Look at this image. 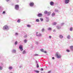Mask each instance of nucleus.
<instances>
[{"label": "nucleus", "mask_w": 73, "mask_h": 73, "mask_svg": "<svg viewBox=\"0 0 73 73\" xmlns=\"http://www.w3.org/2000/svg\"><path fill=\"white\" fill-rule=\"evenodd\" d=\"M27 53V51L25 50H24L22 52V54H26Z\"/></svg>", "instance_id": "obj_14"}, {"label": "nucleus", "mask_w": 73, "mask_h": 73, "mask_svg": "<svg viewBox=\"0 0 73 73\" xmlns=\"http://www.w3.org/2000/svg\"><path fill=\"white\" fill-rule=\"evenodd\" d=\"M41 70H42V71L43 70V68H41Z\"/></svg>", "instance_id": "obj_52"}, {"label": "nucleus", "mask_w": 73, "mask_h": 73, "mask_svg": "<svg viewBox=\"0 0 73 73\" xmlns=\"http://www.w3.org/2000/svg\"><path fill=\"white\" fill-rule=\"evenodd\" d=\"M53 31L54 32H56V30H53Z\"/></svg>", "instance_id": "obj_45"}, {"label": "nucleus", "mask_w": 73, "mask_h": 73, "mask_svg": "<svg viewBox=\"0 0 73 73\" xmlns=\"http://www.w3.org/2000/svg\"><path fill=\"white\" fill-rule=\"evenodd\" d=\"M5 13H6V12H5V11H3L2 13V14L3 15H5Z\"/></svg>", "instance_id": "obj_27"}, {"label": "nucleus", "mask_w": 73, "mask_h": 73, "mask_svg": "<svg viewBox=\"0 0 73 73\" xmlns=\"http://www.w3.org/2000/svg\"><path fill=\"white\" fill-rule=\"evenodd\" d=\"M36 68H39V65L38 64H36Z\"/></svg>", "instance_id": "obj_25"}, {"label": "nucleus", "mask_w": 73, "mask_h": 73, "mask_svg": "<svg viewBox=\"0 0 73 73\" xmlns=\"http://www.w3.org/2000/svg\"><path fill=\"white\" fill-rule=\"evenodd\" d=\"M27 27H31V26L29 25H27Z\"/></svg>", "instance_id": "obj_41"}, {"label": "nucleus", "mask_w": 73, "mask_h": 73, "mask_svg": "<svg viewBox=\"0 0 73 73\" xmlns=\"http://www.w3.org/2000/svg\"><path fill=\"white\" fill-rule=\"evenodd\" d=\"M15 9L16 10H19V5H15Z\"/></svg>", "instance_id": "obj_3"}, {"label": "nucleus", "mask_w": 73, "mask_h": 73, "mask_svg": "<svg viewBox=\"0 0 73 73\" xmlns=\"http://www.w3.org/2000/svg\"><path fill=\"white\" fill-rule=\"evenodd\" d=\"M70 31H72V30H73V28L71 27L70 28Z\"/></svg>", "instance_id": "obj_28"}, {"label": "nucleus", "mask_w": 73, "mask_h": 73, "mask_svg": "<svg viewBox=\"0 0 73 73\" xmlns=\"http://www.w3.org/2000/svg\"><path fill=\"white\" fill-rule=\"evenodd\" d=\"M66 51L67 52H70V50H69V49H67L66 50Z\"/></svg>", "instance_id": "obj_32"}, {"label": "nucleus", "mask_w": 73, "mask_h": 73, "mask_svg": "<svg viewBox=\"0 0 73 73\" xmlns=\"http://www.w3.org/2000/svg\"><path fill=\"white\" fill-rule=\"evenodd\" d=\"M57 22H54L53 23V25H56V24H57Z\"/></svg>", "instance_id": "obj_33"}, {"label": "nucleus", "mask_w": 73, "mask_h": 73, "mask_svg": "<svg viewBox=\"0 0 73 73\" xmlns=\"http://www.w3.org/2000/svg\"><path fill=\"white\" fill-rule=\"evenodd\" d=\"M49 21V18L46 17V21L47 22H48Z\"/></svg>", "instance_id": "obj_18"}, {"label": "nucleus", "mask_w": 73, "mask_h": 73, "mask_svg": "<svg viewBox=\"0 0 73 73\" xmlns=\"http://www.w3.org/2000/svg\"><path fill=\"white\" fill-rule=\"evenodd\" d=\"M13 69V67L12 66H9V70H12Z\"/></svg>", "instance_id": "obj_16"}, {"label": "nucleus", "mask_w": 73, "mask_h": 73, "mask_svg": "<svg viewBox=\"0 0 73 73\" xmlns=\"http://www.w3.org/2000/svg\"><path fill=\"white\" fill-rule=\"evenodd\" d=\"M52 17H53V16H55V13H53L52 14Z\"/></svg>", "instance_id": "obj_20"}, {"label": "nucleus", "mask_w": 73, "mask_h": 73, "mask_svg": "<svg viewBox=\"0 0 73 73\" xmlns=\"http://www.w3.org/2000/svg\"><path fill=\"white\" fill-rule=\"evenodd\" d=\"M59 37L60 39H62L64 38V36L62 34H60L59 35Z\"/></svg>", "instance_id": "obj_6"}, {"label": "nucleus", "mask_w": 73, "mask_h": 73, "mask_svg": "<svg viewBox=\"0 0 73 73\" xmlns=\"http://www.w3.org/2000/svg\"><path fill=\"white\" fill-rule=\"evenodd\" d=\"M34 72L35 73H39V72H40V71H38L37 70H34Z\"/></svg>", "instance_id": "obj_15"}, {"label": "nucleus", "mask_w": 73, "mask_h": 73, "mask_svg": "<svg viewBox=\"0 0 73 73\" xmlns=\"http://www.w3.org/2000/svg\"><path fill=\"white\" fill-rule=\"evenodd\" d=\"M29 5L31 7H33L34 6V3L31 2L29 3Z\"/></svg>", "instance_id": "obj_4"}, {"label": "nucleus", "mask_w": 73, "mask_h": 73, "mask_svg": "<svg viewBox=\"0 0 73 73\" xmlns=\"http://www.w3.org/2000/svg\"><path fill=\"white\" fill-rule=\"evenodd\" d=\"M42 35L41 34H39L38 35H37V34L36 35V36H41Z\"/></svg>", "instance_id": "obj_17"}, {"label": "nucleus", "mask_w": 73, "mask_h": 73, "mask_svg": "<svg viewBox=\"0 0 73 73\" xmlns=\"http://www.w3.org/2000/svg\"><path fill=\"white\" fill-rule=\"evenodd\" d=\"M34 56H38V55L37 54H35L34 55Z\"/></svg>", "instance_id": "obj_40"}, {"label": "nucleus", "mask_w": 73, "mask_h": 73, "mask_svg": "<svg viewBox=\"0 0 73 73\" xmlns=\"http://www.w3.org/2000/svg\"><path fill=\"white\" fill-rule=\"evenodd\" d=\"M17 21V23H20L21 22V20L20 19H18Z\"/></svg>", "instance_id": "obj_22"}, {"label": "nucleus", "mask_w": 73, "mask_h": 73, "mask_svg": "<svg viewBox=\"0 0 73 73\" xmlns=\"http://www.w3.org/2000/svg\"><path fill=\"white\" fill-rule=\"evenodd\" d=\"M12 53H15L16 52V50L13 49L12 50Z\"/></svg>", "instance_id": "obj_13"}, {"label": "nucleus", "mask_w": 73, "mask_h": 73, "mask_svg": "<svg viewBox=\"0 0 73 73\" xmlns=\"http://www.w3.org/2000/svg\"><path fill=\"white\" fill-rule=\"evenodd\" d=\"M2 12V10L1 9H0V12Z\"/></svg>", "instance_id": "obj_49"}, {"label": "nucleus", "mask_w": 73, "mask_h": 73, "mask_svg": "<svg viewBox=\"0 0 73 73\" xmlns=\"http://www.w3.org/2000/svg\"><path fill=\"white\" fill-rule=\"evenodd\" d=\"M52 60H54V57H52Z\"/></svg>", "instance_id": "obj_48"}, {"label": "nucleus", "mask_w": 73, "mask_h": 73, "mask_svg": "<svg viewBox=\"0 0 73 73\" xmlns=\"http://www.w3.org/2000/svg\"><path fill=\"white\" fill-rule=\"evenodd\" d=\"M19 48L21 52L23 50V45H20L19 46Z\"/></svg>", "instance_id": "obj_5"}, {"label": "nucleus", "mask_w": 73, "mask_h": 73, "mask_svg": "<svg viewBox=\"0 0 73 73\" xmlns=\"http://www.w3.org/2000/svg\"><path fill=\"white\" fill-rule=\"evenodd\" d=\"M50 15V12H48V13L47 15L49 16Z\"/></svg>", "instance_id": "obj_30"}, {"label": "nucleus", "mask_w": 73, "mask_h": 73, "mask_svg": "<svg viewBox=\"0 0 73 73\" xmlns=\"http://www.w3.org/2000/svg\"><path fill=\"white\" fill-rule=\"evenodd\" d=\"M48 13V12L46 11H44V13H45V14H46Z\"/></svg>", "instance_id": "obj_39"}, {"label": "nucleus", "mask_w": 73, "mask_h": 73, "mask_svg": "<svg viewBox=\"0 0 73 73\" xmlns=\"http://www.w3.org/2000/svg\"><path fill=\"white\" fill-rule=\"evenodd\" d=\"M43 52H44V53H47V52L46 51H44Z\"/></svg>", "instance_id": "obj_46"}, {"label": "nucleus", "mask_w": 73, "mask_h": 73, "mask_svg": "<svg viewBox=\"0 0 73 73\" xmlns=\"http://www.w3.org/2000/svg\"><path fill=\"white\" fill-rule=\"evenodd\" d=\"M47 30L48 31H51L52 30V28L50 27H49L48 28Z\"/></svg>", "instance_id": "obj_19"}, {"label": "nucleus", "mask_w": 73, "mask_h": 73, "mask_svg": "<svg viewBox=\"0 0 73 73\" xmlns=\"http://www.w3.org/2000/svg\"><path fill=\"white\" fill-rule=\"evenodd\" d=\"M54 3L53 1H51L50 2V4L51 6H53L54 5Z\"/></svg>", "instance_id": "obj_11"}, {"label": "nucleus", "mask_w": 73, "mask_h": 73, "mask_svg": "<svg viewBox=\"0 0 73 73\" xmlns=\"http://www.w3.org/2000/svg\"><path fill=\"white\" fill-rule=\"evenodd\" d=\"M54 11H55V12H58V10L55 9L54 10Z\"/></svg>", "instance_id": "obj_26"}, {"label": "nucleus", "mask_w": 73, "mask_h": 73, "mask_svg": "<svg viewBox=\"0 0 73 73\" xmlns=\"http://www.w3.org/2000/svg\"><path fill=\"white\" fill-rule=\"evenodd\" d=\"M38 34V32H36V35H37Z\"/></svg>", "instance_id": "obj_53"}, {"label": "nucleus", "mask_w": 73, "mask_h": 73, "mask_svg": "<svg viewBox=\"0 0 73 73\" xmlns=\"http://www.w3.org/2000/svg\"><path fill=\"white\" fill-rule=\"evenodd\" d=\"M2 65H3V63H2Z\"/></svg>", "instance_id": "obj_55"}, {"label": "nucleus", "mask_w": 73, "mask_h": 73, "mask_svg": "<svg viewBox=\"0 0 73 73\" xmlns=\"http://www.w3.org/2000/svg\"><path fill=\"white\" fill-rule=\"evenodd\" d=\"M64 23H61V26H63L64 25Z\"/></svg>", "instance_id": "obj_34"}, {"label": "nucleus", "mask_w": 73, "mask_h": 73, "mask_svg": "<svg viewBox=\"0 0 73 73\" xmlns=\"http://www.w3.org/2000/svg\"><path fill=\"white\" fill-rule=\"evenodd\" d=\"M49 38H50V39L52 38V36H49Z\"/></svg>", "instance_id": "obj_43"}, {"label": "nucleus", "mask_w": 73, "mask_h": 73, "mask_svg": "<svg viewBox=\"0 0 73 73\" xmlns=\"http://www.w3.org/2000/svg\"><path fill=\"white\" fill-rule=\"evenodd\" d=\"M56 28H57L58 29H61V27L59 25H57L56 26Z\"/></svg>", "instance_id": "obj_12"}, {"label": "nucleus", "mask_w": 73, "mask_h": 73, "mask_svg": "<svg viewBox=\"0 0 73 73\" xmlns=\"http://www.w3.org/2000/svg\"><path fill=\"white\" fill-rule=\"evenodd\" d=\"M50 72H51V71H49L48 72V73H50Z\"/></svg>", "instance_id": "obj_50"}, {"label": "nucleus", "mask_w": 73, "mask_h": 73, "mask_svg": "<svg viewBox=\"0 0 73 73\" xmlns=\"http://www.w3.org/2000/svg\"><path fill=\"white\" fill-rule=\"evenodd\" d=\"M27 39H25L24 40V42H25V43H27Z\"/></svg>", "instance_id": "obj_21"}, {"label": "nucleus", "mask_w": 73, "mask_h": 73, "mask_svg": "<svg viewBox=\"0 0 73 73\" xmlns=\"http://www.w3.org/2000/svg\"><path fill=\"white\" fill-rule=\"evenodd\" d=\"M27 35H25L24 36V38H27Z\"/></svg>", "instance_id": "obj_38"}, {"label": "nucleus", "mask_w": 73, "mask_h": 73, "mask_svg": "<svg viewBox=\"0 0 73 73\" xmlns=\"http://www.w3.org/2000/svg\"><path fill=\"white\" fill-rule=\"evenodd\" d=\"M67 39L69 40V39H70V38H71V36H70L69 35H68L67 36Z\"/></svg>", "instance_id": "obj_10"}, {"label": "nucleus", "mask_w": 73, "mask_h": 73, "mask_svg": "<svg viewBox=\"0 0 73 73\" xmlns=\"http://www.w3.org/2000/svg\"><path fill=\"white\" fill-rule=\"evenodd\" d=\"M3 9V7L1 6H0V9Z\"/></svg>", "instance_id": "obj_47"}, {"label": "nucleus", "mask_w": 73, "mask_h": 73, "mask_svg": "<svg viewBox=\"0 0 73 73\" xmlns=\"http://www.w3.org/2000/svg\"><path fill=\"white\" fill-rule=\"evenodd\" d=\"M36 63L37 64V61H36Z\"/></svg>", "instance_id": "obj_54"}, {"label": "nucleus", "mask_w": 73, "mask_h": 73, "mask_svg": "<svg viewBox=\"0 0 73 73\" xmlns=\"http://www.w3.org/2000/svg\"><path fill=\"white\" fill-rule=\"evenodd\" d=\"M3 69V67H1V66H0V70H1Z\"/></svg>", "instance_id": "obj_35"}, {"label": "nucleus", "mask_w": 73, "mask_h": 73, "mask_svg": "<svg viewBox=\"0 0 73 73\" xmlns=\"http://www.w3.org/2000/svg\"><path fill=\"white\" fill-rule=\"evenodd\" d=\"M40 51H41V52H44V49H41Z\"/></svg>", "instance_id": "obj_37"}, {"label": "nucleus", "mask_w": 73, "mask_h": 73, "mask_svg": "<svg viewBox=\"0 0 73 73\" xmlns=\"http://www.w3.org/2000/svg\"><path fill=\"white\" fill-rule=\"evenodd\" d=\"M15 35L16 36H17L19 35V34H18V33H15Z\"/></svg>", "instance_id": "obj_29"}, {"label": "nucleus", "mask_w": 73, "mask_h": 73, "mask_svg": "<svg viewBox=\"0 0 73 73\" xmlns=\"http://www.w3.org/2000/svg\"><path fill=\"white\" fill-rule=\"evenodd\" d=\"M69 48H70V50L72 51V52H73V46H70Z\"/></svg>", "instance_id": "obj_9"}, {"label": "nucleus", "mask_w": 73, "mask_h": 73, "mask_svg": "<svg viewBox=\"0 0 73 73\" xmlns=\"http://www.w3.org/2000/svg\"><path fill=\"white\" fill-rule=\"evenodd\" d=\"M70 2V0H64L65 4H68Z\"/></svg>", "instance_id": "obj_7"}, {"label": "nucleus", "mask_w": 73, "mask_h": 73, "mask_svg": "<svg viewBox=\"0 0 73 73\" xmlns=\"http://www.w3.org/2000/svg\"><path fill=\"white\" fill-rule=\"evenodd\" d=\"M35 44H36V45H38V42L37 41H36L35 42Z\"/></svg>", "instance_id": "obj_31"}, {"label": "nucleus", "mask_w": 73, "mask_h": 73, "mask_svg": "<svg viewBox=\"0 0 73 73\" xmlns=\"http://www.w3.org/2000/svg\"><path fill=\"white\" fill-rule=\"evenodd\" d=\"M55 56H56L57 58H61V57H62L61 55L59 54V53L58 52H57L56 53Z\"/></svg>", "instance_id": "obj_1"}, {"label": "nucleus", "mask_w": 73, "mask_h": 73, "mask_svg": "<svg viewBox=\"0 0 73 73\" xmlns=\"http://www.w3.org/2000/svg\"><path fill=\"white\" fill-rule=\"evenodd\" d=\"M40 20L41 21H43V19L42 18H40Z\"/></svg>", "instance_id": "obj_36"}, {"label": "nucleus", "mask_w": 73, "mask_h": 73, "mask_svg": "<svg viewBox=\"0 0 73 73\" xmlns=\"http://www.w3.org/2000/svg\"><path fill=\"white\" fill-rule=\"evenodd\" d=\"M44 29H42V30H41V31H42V32H44Z\"/></svg>", "instance_id": "obj_42"}, {"label": "nucleus", "mask_w": 73, "mask_h": 73, "mask_svg": "<svg viewBox=\"0 0 73 73\" xmlns=\"http://www.w3.org/2000/svg\"><path fill=\"white\" fill-rule=\"evenodd\" d=\"M22 67H23V66H21V65H20L19 66V68H22Z\"/></svg>", "instance_id": "obj_44"}, {"label": "nucleus", "mask_w": 73, "mask_h": 73, "mask_svg": "<svg viewBox=\"0 0 73 73\" xmlns=\"http://www.w3.org/2000/svg\"><path fill=\"white\" fill-rule=\"evenodd\" d=\"M35 21H36V22H39L40 20H39L38 19H36Z\"/></svg>", "instance_id": "obj_23"}, {"label": "nucleus", "mask_w": 73, "mask_h": 73, "mask_svg": "<svg viewBox=\"0 0 73 73\" xmlns=\"http://www.w3.org/2000/svg\"><path fill=\"white\" fill-rule=\"evenodd\" d=\"M9 29V27H8V25H5L3 27V30H4V31H8Z\"/></svg>", "instance_id": "obj_2"}, {"label": "nucleus", "mask_w": 73, "mask_h": 73, "mask_svg": "<svg viewBox=\"0 0 73 73\" xmlns=\"http://www.w3.org/2000/svg\"><path fill=\"white\" fill-rule=\"evenodd\" d=\"M17 44H18V42H17V41H16L15 42V45H17Z\"/></svg>", "instance_id": "obj_24"}, {"label": "nucleus", "mask_w": 73, "mask_h": 73, "mask_svg": "<svg viewBox=\"0 0 73 73\" xmlns=\"http://www.w3.org/2000/svg\"><path fill=\"white\" fill-rule=\"evenodd\" d=\"M38 17H42V14L41 13H39L37 14Z\"/></svg>", "instance_id": "obj_8"}, {"label": "nucleus", "mask_w": 73, "mask_h": 73, "mask_svg": "<svg viewBox=\"0 0 73 73\" xmlns=\"http://www.w3.org/2000/svg\"><path fill=\"white\" fill-rule=\"evenodd\" d=\"M6 0V1H10V0Z\"/></svg>", "instance_id": "obj_51"}]
</instances>
